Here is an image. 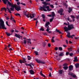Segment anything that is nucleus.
I'll return each mask as SVG.
<instances>
[{"label": "nucleus", "mask_w": 79, "mask_h": 79, "mask_svg": "<svg viewBox=\"0 0 79 79\" xmlns=\"http://www.w3.org/2000/svg\"><path fill=\"white\" fill-rule=\"evenodd\" d=\"M17 4L18 6L16 5L13 4V5H15L16 6L15 7H14V9L13 10H11L9 8V7L10 6H8V5H7V9L10 13H11V12L10 11H13V10H14V8H15V9L16 10H17V11H19V10H21V7H20V6H19V5L20 4V2H17Z\"/></svg>", "instance_id": "obj_1"}, {"label": "nucleus", "mask_w": 79, "mask_h": 79, "mask_svg": "<svg viewBox=\"0 0 79 79\" xmlns=\"http://www.w3.org/2000/svg\"><path fill=\"white\" fill-rule=\"evenodd\" d=\"M46 8L47 9H45ZM39 10L42 11H47V10L48 11H51L52 9H50V7L48 6H46L44 5L43 6V7L40 6L39 8Z\"/></svg>", "instance_id": "obj_2"}, {"label": "nucleus", "mask_w": 79, "mask_h": 79, "mask_svg": "<svg viewBox=\"0 0 79 79\" xmlns=\"http://www.w3.org/2000/svg\"><path fill=\"white\" fill-rule=\"evenodd\" d=\"M4 4H6V3L8 2V4L10 6L11 8H10V10H13L14 7H16V5H13L10 2L8 1V0H2Z\"/></svg>", "instance_id": "obj_3"}, {"label": "nucleus", "mask_w": 79, "mask_h": 79, "mask_svg": "<svg viewBox=\"0 0 79 79\" xmlns=\"http://www.w3.org/2000/svg\"><path fill=\"white\" fill-rule=\"evenodd\" d=\"M6 29V28L5 27L4 25V22L3 20L0 19V29Z\"/></svg>", "instance_id": "obj_4"}, {"label": "nucleus", "mask_w": 79, "mask_h": 79, "mask_svg": "<svg viewBox=\"0 0 79 79\" xmlns=\"http://www.w3.org/2000/svg\"><path fill=\"white\" fill-rule=\"evenodd\" d=\"M50 24V22H47L45 24V27L46 28H47L46 29V31L47 32H48V33H51V31H50V28H49V26H48V25Z\"/></svg>", "instance_id": "obj_5"}, {"label": "nucleus", "mask_w": 79, "mask_h": 79, "mask_svg": "<svg viewBox=\"0 0 79 79\" xmlns=\"http://www.w3.org/2000/svg\"><path fill=\"white\" fill-rule=\"evenodd\" d=\"M35 61H36V62H37V63H41V64H45V62L42 60H40L38 59H36Z\"/></svg>", "instance_id": "obj_6"}, {"label": "nucleus", "mask_w": 79, "mask_h": 79, "mask_svg": "<svg viewBox=\"0 0 79 79\" xmlns=\"http://www.w3.org/2000/svg\"><path fill=\"white\" fill-rule=\"evenodd\" d=\"M68 28H69V30H71L72 29H74V25L72 24H71L70 25H69L68 26Z\"/></svg>", "instance_id": "obj_7"}, {"label": "nucleus", "mask_w": 79, "mask_h": 79, "mask_svg": "<svg viewBox=\"0 0 79 79\" xmlns=\"http://www.w3.org/2000/svg\"><path fill=\"white\" fill-rule=\"evenodd\" d=\"M28 16H29V18H31V19L33 18L34 17V16H35V14H29Z\"/></svg>", "instance_id": "obj_8"}, {"label": "nucleus", "mask_w": 79, "mask_h": 79, "mask_svg": "<svg viewBox=\"0 0 79 79\" xmlns=\"http://www.w3.org/2000/svg\"><path fill=\"white\" fill-rule=\"evenodd\" d=\"M55 16V14L54 12H52V15H47V16H48L49 17H54Z\"/></svg>", "instance_id": "obj_9"}, {"label": "nucleus", "mask_w": 79, "mask_h": 79, "mask_svg": "<svg viewBox=\"0 0 79 79\" xmlns=\"http://www.w3.org/2000/svg\"><path fill=\"white\" fill-rule=\"evenodd\" d=\"M63 10L62 9H60L58 11V13H60V15H62V13H63Z\"/></svg>", "instance_id": "obj_10"}, {"label": "nucleus", "mask_w": 79, "mask_h": 79, "mask_svg": "<svg viewBox=\"0 0 79 79\" xmlns=\"http://www.w3.org/2000/svg\"><path fill=\"white\" fill-rule=\"evenodd\" d=\"M42 3H43V4H44V5H50V3L48 2H42Z\"/></svg>", "instance_id": "obj_11"}, {"label": "nucleus", "mask_w": 79, "mask_h": 79, "mask_svg": "<svg viewBox=\"0 0 79 79\" xmlns=\"http://www.w3.org/2000/svg\"><path fill=\"white\" fill-rule=\"evenodd\" d=\"M64 30L65 32H67V31L70 30L69 29V28H68V27H67L66 26L64 27Z\"/></svg>", "instance_id": "obj_12"}, {"label": "nucleus", "mask_w": 79, "mask_h": 79, "mask_svg": "<svg viewBox=\"0 0 79 79\" xmlns=\"http://www.w3.org/2000/svg\"><path fill=\"white\" fill-rule=\"evenodd\" d=\"M67 33L68 34L67 36L68 37V38H71V36L70 35V32H69V31H67Z\"/></svg>", "instance_id": "obj_13"}, {"label": "nucleus", "mask_w": 79, "mask_h": 79, "mask_svg": "<svg viewBox=\"0 0 79 79\" xmlns=\"http://www.w3.org/2000/svg\"><path fill=\"white\" fill-rule=\"evenodd\" d=\"M26 12H27L26 11H24L23 12L24 15H25V16L27 17V18H29V17L28 16V15H29V14H27V13H26Z\"/></svg>", "instance_id": "obj_14"}, {"label": "nucleus", "mask_w": 79, "mask_h": 79, "mask_svg": "<svg viewBox=\"0 0 79 79\" xmlns=\"http://www.w3.org/2000/svg\"><path fill=\"white\" fill-rule=\"evenodd\" d=\"M73 66L72 65H71L69 66V70L70 71H71L73 70Z\"/></svg>", "instance_id": "obj_15"}, {"label": "nucleus", "mask_w": 79, "mask_h": 79, "mask_svg": "<svg viewBox=\"0 0 79 79\" xmlns=\"http://www.w3.org/2000/svg\"><path fill=\"white\" fill-rule=\"evenodd\" d=\"M15 36L17 37V38H19V39H20V35H18L17 34H15Z\"/></svg>", "instance_id": "obj_16"}, {"label": "nucleus", "mask_w": 79, "mask_h": 79, "mask_svg": "<svg viewBox=\"0 0 79 79\" xmlns=\"http://www.w3.org/2000/svg\"><path fill=\"white\" fill-rule=\"evenodd\" d=\"M10 20L12 21H13V22H14V23L15 22V20H14V19L13 18V17H12V16H11V17L10 19Z\"/></svg>", "instance_id": "obj_17"}, {"label": "nucleus", "mask_w": 79, "mask_h": 79, "mask_svg": "<svg viewBox=\"0 0 79 79\" xmlns=\"http://www.w3.org/2000/svg\"><path fill=\"white\" fill-rule=\"evenodd\" d=\"M30 73L31 74H34V72L32 70L30 71Z\"/></svg>", "instance_id": "obj_18"}, {"label": "nucleus", "mask_w": 79, "mask_h": 79, "mask_svg": "<svg viewBox=\"0 0 79 79\" xmlns=\"http://www.w3.org/2000/svg\"><path fill=\"white\" fill-rule=\"evenodd\" d=\"M42 71H41L40 72V75L41 76H42L43 77H45V75H44V74H43L42 73Z\"/></svg>", "instance_id": "obj_19"}, {"label": "nucleus", "mask_w": 79, "mask_h": 79, "mask_svg": "<svg viewBox=\"0 0 79 79\" xmlns=\"http://www.w3.org/2000/svg\"><path fill=\"white\" fill-rule=\"evenodd\" d=\"M40 31H44V27H41V28L40 29Z\"/></svg>", "instance_id": "obj_20"}, {"label": "nucleus", "mask_w": 79, "mask_h": 79, "mask_svg": "<svg viewBox=\"0 0 79 79\" xmlns=\"http://www.w3.org/2000/svg\"><path fill=\"white\" fill-rule=\"evenodd\" d=\"M19 62L21 64L23 63H24V61L23 60H19Z\"/></svg>", "instance_id": "obj_21"}, {"label": "nucleus", "mask_w": 79, "mask_h": 79, "mask_svg": "<svg viewBox=\"0 0 79 79\" xmlns=\"http://www.w3.org/2000/svg\"><path fill=\"white\" fill-rule=\"evenodd\" d=\"M72 8H71V7H69V13H71V12L72 11Z\"/></svg>", "instance_id": "obj_22"}, {"label": "nucleus", "mask_w": 79, "mask_h": 79, "mask_svg": "<svg viewBox=\"0 0 79 79\" xmlns=\"http://www.w3.org/2000/svg\"><path fill=\"white\" fill-rule=\"evenodd\" d=\"M56 31L57 32H59V34H61V32L60 31V30H58L57 29H56Z\"/></svg>", "instance_id": "obj_23"}, {"label": "nucleus", "mask_w": 79, "mask_h": 79, "mask_svg": "<svg viewBox=\"0 0 79 79\" xmlns=\"http://www.w3.org/2000/svg\"><path fill=\"white\" fill-rule=\"evenodd\" d=\"M25 64V65H26V66H30L31 68H32V66H31V65H30V64L26 63Z\"/></svg>", "instance_id": "obj_24"}, {"label": "nucleus", "mask_w": 79, "mask_h": 79, "mask_svg": "<svg viewBox=\"0 0 79 79\" xmlns=\"http://www.w3.org/2000/svg\"><path fill=\"white\" fill-rule=\"evenodd\" d=\"M75 65L76 68H79V64H76Z\"/></svg>", "instance_id": "obj_25"}, {"label": "nucleus", "mask_w": 79, "mask_h": 79, "mask_svg": "<svg viewBox=\"0 0 79 79\" xmlns=\"http://www.w3.org/2000/svg\"><path fill=\"white\" fill-rule=\"evenodd\" d=\"M74 59V60H73V61H78V60L77 59V57H75Z\"/></svg>", "instance_id": "obj_26"}, {"label": "nucleus", "mask_w": 79, "mask_h": 79, "mask_svg": "<svg viewBox=\"0 0 79 79\" xmlns=\"http://www.w3.org/2000/svg\"><path fill=\"white\" fill-rule=\"evenodd\" d=\"M59 72L60 74H61L63 73V71H62L61 70H59Z\"/></svg>", "instance_id": "obj_27"}, {"label": "nucleus", "mask_w": 79, "mask_h": 79, "mask_svg": "<svg viewBox=\"0 0 79 79\" xmlns=\"http://www.w3.org/2000/svg\"><path fill=\"white\" fill-rule=\"evenodd\" d=\"M6 33L7 36H10V35H11V34H10L9 33H7V32H6Z\"/></svg>", "instance_id": "obj_28"}, {"label": "nucleus", "mask_w": 79, "mask_h": 79, "mask_svg": "<svg viewBox=\"0 0 79 79\" xmlns=\"http://www.w3.org/2000/svg\"><path fill=\"white\" fill-rule=\"evenodd\" d=\"M3 10L6 11V9L4 7H3L1 9V11H3Z\"/></svg>", "instance_id": "obj_29"}, {"label": "nucleus", "mask_w": 79, "mask_h": 79, "mask_svg": "<svg viewBox=\"0 0 79 79\" xmlns=\"http://www.w3.org/2000/svg\"><path fill=\"white\" fill-rule=\"evenodd\" d=\"M64 55V54H63V53H60L59 55V56H63Z\"/></svg>", "instance_id": "obj_30"}, {"label": "nucleus", "mask_w": 79, "mask_h": 79, "mask_svg": "<svg viewBox=\"0 0 79 79\" xmlns=\"http://www.w3.org/2000/svg\"><path fill=\"white\" fill-rule=\"evenodd\" d=\"M63 68L64 69H67L68 68V67L67 66H64L63 67Z\"/></svg>", "instance_id": "obj_31"}, {"label": "nucleus", "mask_w": 79, "mask_h": 79, "mask_svg": "<svg viewBox=\"0 0 79 79\" xmlns=\"http://www.w3.org/2000/svg\"><path fill=\"white\" fill-rule=\"evenodd\" d=\"M42 17L43 19H45V15L44 14H42Z\"/></svg>", "instance_id": "obj_32"}, {"label": "nucleus", "mask_w": 79, "mask_h": 79, "mask_svg": "<svg viewBox=\"0 0 79 79\" xmlns=\"http://www.w3.org/2000/svg\"><path fill=\"white\" fill-rule=\"evenodd\" d=\"M66 20H67V21H70V22H71V20L69 19V18H67Z\"/></svg>", "instance_id": "obj_33"}, {"label": "nucleus", "mask_w": 79, "mask_h": 79, "mask_svg": "<svg viewBox=\"0 0 79 79\" xmlns=\"http://www.w3.org/2000/svg\"><path fill=\"white\" fill-rule=\"evenodd\" d=\"M34 52L36 55H38V52H37L36 51H35Z\"/></svg>", "instance_id": "obj_34"}, {"label": "nucleus", "mask_w": 79, "mask_h": 79, "mask_svg": "<svg viewBox=\"0 0 79 79\" xmlns=\"http://www.w3.org/2000/svg\"><path fill=\"white\" fill-rule=\"evenodd\" d=\"M68 50L69 51V52H71V51H72V49H71V48H69L68 49Z\"/></svg>", "instance_id": "obj_35"}, {"label": "nucleus", "mask_w": 79, "mask_h": 79, "mask_svg": "<svg viewBox=\"0 0 79 79\" xmlns=\"http://www.w3.org/2000/svg\"><path fill=\"white\" fill-rule=\"evenodd\" d=\"M59 50H61V51L62 50V48L61 47H59Z\"/></svg>", "instance_id": "obj_36"}, {"label": "nucleus", "mask_w": 79, "mask_h": 79, "mask_svg": "<svg viewBox=\"0 0 79 79\" xmlns=\"http://www.w3.org/2000/svg\"><path fill=\"white\" fill-rule=\"evenodd\" d=\"M23 60L24 61V63H26V58H23Z\"/></svg>", "instance_id": "obj_37"}, {"label": "nucleus", "mask_w": 79, "mask_h": 79, "mask_svg": "<svg viewBox=\"0 0 79 79\" xmlns=\"http://www.w3.org/2000/svg\"><path fill=\"white\" fill-rule=\"evenodd\" d=\"M53 18H54L53 17H52V19H51L50 20V22H52L53 21Z\"/></svg>", "instance_id": "obj_38"}, {"label": "nucleus", "mask_w": 79, "mask_h": 79, "mask_svg": "<svg viewBox=\"0 0 79 79\" xmlns=\"http://www.w3.org/2000/svg\"><path fill=\"white\" fill-rule=\"evenodd\" d=\"M50 7H51V8H53L54 7L53 6V5H52V4L50 5Z\"/></svg>", "instance_id": "obj_39"}, {"label": "nucleus", "mask_w": 79, "mask_h": 79, "mask_svg": "<svg viewBox=\"0 0 79 79\" xmlns=\"http://www.w3.org/2000/svg\"><path fill=\"white\" fill-rule=\"evenodd\" d=\"M15 16H20V14H19L17 13L15 14Z\"/></svg>", "instance_id": "obj_40"}, {"label": "nucleus", "mask_w": 79, "mask_h": 79, "mask_svg": "<svg viewBox=\"0 0 79 79\" xmlns=\"http://www.w3.org/2000/svg\"><path fill=\"white\" fill-rule=\"evenodd\" d=\"M71 17L72 18H73V19H74V18H75V17L73 15H71Z\"/></svg>", "instance_id": "obj_41"}, {"label": "nucleus", "mask_w": 79, "mask_h": 79, "mask_svg": "<svg viewBox=\"0 0 79 79\" xmlns=\"http://www.w3.org/2000/svg\"><path fill=\"white\" fill-rule=\"evenodd\" d=\"M11 46L9 44V45H8V47L9 48H10V47H11Z\"/></svg>", "instance_id": "obj_42"}, {"label": "nucleus", "mask_w": 79, "mask_h": 79, "mask_svg": "<svg viewBox=\"0 0 79 79\" xmlns=\"http://www.w3.org/2000/svg\"><path fill=\"white\" fill-rule=\"evenodd\" d=\"M51 41L53 43V42H55V40H53V39H51Z\"/></svg>", "instance_id": "obj_43"}, {"label": "nucleus", "mask_w": 79, "mask_h": 79, "mask_svg": "<svg viewBox=\"0 0 79 79\" xmlns=\"http://www.w3.org/2000/svg\"><path fill=\"white\" fill-rule=\"evenodd\" d=\"M71 37L72 38V39H73V37H75V35H71Z\"/></svg>", "instance_id": "obj_44"}, {"label": "nucleus", "mask_w": 79, "mask_h": 79, "mask_svg": "<svg viewBox=\"0 0 79 79\" xmlns=\"http://www.w3.org/2000/svg\"><path fill=\"white\" fill-rule=\"evenodd\" d=\"M27 57L28 58V60H31V57H30L29 56H27Z\"/></svg>", "instance_id": "obj_45"}, {"label": "nucleus", "mask_w": 79, "mask_h": 79, "mask_svg": "<svg viewBox=\"0 0 79 79\" xmlns=\"http://www.w3.org/2000/svg\"><path fill=\"white\" fill-rule=\"evenodd\" d=\"M23 42H24V44H26V40H24Z\"/></svg>", "instance_id": "obj_46"}, {"label": "nucleus", "mask_w": 79, "mask_h": 79, "mask_svg": "<svg viewBox=\"0 0 79 79\" xmlns=\"http://www.w3.org/2000/svg\"><path fill=\"white\" fill-rule=\"evenodd\" d=\"M30 65H31V66H32H32H34V64L32 63H31L30 64Z\"/></svg>", "instance_id": "obj_47"}, {"label": "nucleus", "mask_w": 79, "mask_h": 79, "mask_svg": "<svg viewBox=\"0 0 79 79\" xmlns=\"http://www.w3.org/2000/svg\"><path fill=\"white\" fill-rule=\"evenodd\" d=\"M69 54V52H66V55H68Z\"/></svg>", "instance_id": "obj_48"}, {"label": "nucleus", "mask_w": 79, "mask_h": 79, "mask_svg": "<svg viewBox=\"0 0 79 79\" xmlns=\"http://www.w3.org/2000/svg\"><path fill=\"white\" fill-rule=\"evenodd\" d=\"M63 65V66H67V65H68V64L66 63H65V64H64Z\"/></svg>", "instance_id": "obj_49"}, {"label": "nucleus", "mask_w": 79, "mask_h": 79, "mask_svg": "<svg viewBox=\"0 0 79 79\" xmlns=\"http://www.w3.org/2000/svg\"><path fill=\"white\" fill-rule=\"evenodd\" d=\"M48 47H50V46H51V44H48Z\"/></svg>", "instance_id": "obj_50"}, {"label": "nucleus", "mask_w": 79, "mask_h": 79, "mask_svg": "<svg viewBox=\"0 0 79 79\" xmlns=\"http://www.w3.org/2000/svg\"><path fill=\"white\" fill-rule=\"evenodd\" d=\"M49 77H51L52 76V75L51 74V73H50L49 75Z\"/></svg>", "instance_id": "obj_51"}, {"label": "nucleus", "mask_w": 79, "mask_h": 79, "mask_svg": "<svg viewBox=\"0 0 79 79\" xmlns=\"http://www.w3.org/2000/svg\"><path fill=\"white\" fill-rule=\"evenodd\" d=\"M73 77H76V76L75 75H73Z\"/></svg>", "instance_id": "obj_52"}, {"label": "nucleus", "mask_w": 79, "mask_h": 79, "mask_svg": "<svg viewBox=\"0 0 79 79\" xmlns=\"http://www.w3.org/2000/svg\"><path fill=\"white\" fill-rule=\"evenodd\" d=\"M43 47H44L45 46V43H44L43 44Z\"/></svg>", "instance_id": "obj_53"}, {"label": "nucleus", "mask_w": 79, "mask_h": 79, "mask_svg": "<svg viewBox=\"0 0 79 79\" xmlns=\"http://www.w3.org/2000/svg\"><path fill=\"white\" fill-rule=\"evenodd\" d=\"M6 25H7V26H9V25H8V22H6Z\"/></svg>", "instance_id": "obj_54"}, {"label": "nucleus", "mask_w": 79, "mask_h": 79, "mask_svg": "<svg viewBox=\"0 0 79 79\" xmlns=\"http://www.w3.org/2000/svg\"><path fill=\"white\" fill-rule=\"evenodd\" d=\"M9 51H10V50H13V49L12 48H9Z\"/></svg>", "instance_id": "obj_55"}, {"label": "nucleus", "mask_w": 79, "mask_h": 79, "mask_svg": "<svg viewBox=\"0 0 79 79\" xmlns=\"http://www.w3.org/2000/svg\"><path fill=\"white\" fill-rule=\"evenodd\" d=\"M73 55V54L72 53H71L69 54L70 56H72Z\"/></svg>", "instance_id": "obj_56"}, {"label": "nucleus", "mask_w": 79, "mask_h": 79, "mask_svg": "<svg viewBox=\"0 0 79 79\" xmlns=\"http://www.w3.org/2000/svg\"><path fill=\"white\" fill-rule=\"evenodd\" d=\"M38 23V21H37L36 22V25L35 26H37V23Z\"/></svg>", "instance_id": "obj_57"}, {"label": "nucleus", "mask_w": 79, "mask_h": 79, "mask_svg": "<svg viewBox=\"0 0 79 79\" xmlns=\"http://www.w3.org/2000/svg\"><path fill=\"white\" fill-rule=\"evenodd\" d=\"M79 15H78L77 16L76 18L77 19H79Z\"/></svg>", "instance_id": "obj_58"}, {"label": "nucleus", "mask_w": 79, "mask_h": 79, "mask_svg": "<svg viewBox=\"0 0 79 79\" xmlns=\"http://www.w3.org/2000/svg\"><path fill=\"white\" fill-rule=\"evenodd\" d=\"M10 31L11 32H14V30H11Z\"/></svg>", "instance_id": "obj_59"}, {"label": "nucleus", "mask_w": 79, "mask_h": 79, "mask_svg": "<svg viewBox=\"0 0 79 79\" xmlns=\"http://www.w3.org/2000/svg\"><path fill=\"white\" fill-rule=\"evenodd\" d=\"M55 49V50H58V48L57 47H56Z\"/></svg>", "instance_id": "obj_60"}, {"label": "nucleus", "mask_w": 79, "mask_h": 79, "mask_svg": "<svg viewBox=\"0 0 79 79\" xmlns=\"http://www.w3.org/2000/svg\"><path fill=\"white\" fill-rule=\"evenodd\" d=\"M66 44H68V41L67 40H66Z\"/></svg>", "instance_id": "obj_61"}, {"label": "nucleus", "mask_w": 79, "mask_h": 79, "mask_svg": "<svg viewBox=\"0 0 79 79\" xmlns=\"http://www.w3.org/2000/svg\"><path fill=\"white\" fill-rule=\"evenodd\" d=\"M28 43H30V44H31V42L30 41H27Z\"/></svg>", "instance_id": "obj_62"}, {"label": "nucleus", "mask_w": 79, "mask_h": 79, "mask_svg": "<svg viewBox=\"0 0 79 79\" xmlns=\"http://www.w3.org/2000/svg\"><path fill=\"white\" fill-rule=\"evenodd\" d=\"M37 19H38V18L34 19V20H36V21H37Z\"/></svg>", "instance_id": "obj_63"}, {"label": "nucleus", "mask_w": 79, "mask_h": 79, "mask_svg": "<svg viewBox=\"0 0 79 79\" xmlns=\"http://www.w3.org/2000/svg\"><path fill=\"white\" fill-rule=\"evenodd\" d=\"M63 46L64 47H66V45H64Z\"/></svg>", "instance_id": "obj_64"}]
</instances>
